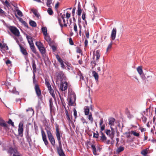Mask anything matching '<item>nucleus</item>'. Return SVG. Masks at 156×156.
Masks as SVG:
<instances>
[{"mask_svg":"<svg viewBox=\"0 0 156 156\" xmlns=\"http://www.w3.org/2000/svg\"><path fill=\"white\" fill-rule=\"evenodd\" d=\"M55 128V134L58 141L59 145V147H57V153L59 156H66L64 152L62 145L61 137L62 136V135L60 133L59 126L57 124L56 125Z\"/></svg>","mask_w":156,"mask_h":156,"instance_id":"f257e3e1","label":"nucleus"},{"mask_svg":"<svg viewBox=\"0 0 156 156\" xmlns=\"http://www.w3.org/2000/svg\"><path fill=\"white\" fill-rule=\"evenodd\" d=\"M47 128L48 129L45 128V129L46 131L48 139L51 145L53 146H54L55 144V140L52 135V133L50 130V128L48 127H47Z\"/></svg>","mask_w":156,"mask_h":156,"instance_id":"f03ea898","label":"nucleus"},{"mask_svg":"<svg viewBox=\"0 0 156 156\" xmlns=\"http://www.w3.org/2000/svg\"><path fill=\"white\" fill-rule=\"evenodd\" d=\"M34 89L37 97L39 99L41 100H42L43 98V96L41 94V90L39 85L37 84H35Z\"/></svg>","mask_w":156,"mask_h":156,"instance_id":"7ed1b4c3","label":"nucleus"},{"mask_svg":"<svg viewBox=\"0 0 156 156\" xmlns=\"http://www.w3.org/2000/svg\"><path fill=\"white\" fill-rule=\"evenodd\" d=\"M9 29L11 33L15 36L19 37L20 35V32L18 29L16 27L10 26Z\"/></svg>","mask_w":156,"mask_h":156,"instance_id":"20e7f679","label":"nucleus"},{"mask_svg":"<svg viewBox=\"0 0 156 156\" xmlns=\"http://www.w3.org/2000/svg\"><path fill=\"white\" fill-rule=\"evenodd\" d=\"M68 83L66 81H61L59 89L62 91H65L68 88Z\"/></svg>","mask_w":156,"mask_h":156,"instance_id":"39448f33","label":"nucleus"},{"mask_svg":"<svg viewBox=\"0 0 156 156\" xmlns=\"http://www.w3.org/2000/svg\"><path fill=\"white\" fill-rule=\"evenodd\" d=\"M57 78L58 80H59L61 81H62L65 78V75L62 71H58L56 74Z\"/></svg>","mask_w":156,"mask_h":156,"instance_id":"423d86ee","label":"nucleus"},{"mask_svg":"<svg viewBox=\"0 0 156 156\" xmlns=\"http://www.w3.org/2000/svg\"><path fill=\"white\" fill-rule=\"evenodd\" d=\"M41 133L42 140L45 145L47 146L48 144L49 143L47 140L46 134L44 131L42 129L41 130Z\"/></svg>","mask_w":156,"mask_h":156,"instance_id":"0eeeda50","label":"nucleus"},{"mask_svg":"<svg viewBox=\"0 0 156 156\" xmlns=\"http://www.w3.org/2000/svg\"><path fill=\"white\" fill-rule=\"evenodd\" d=\"M23 124L22 122H20L19 124L18 129V134L19 135H23Z\"/></svg>","mask_w":156,"mask_h":156,"instance_id":"6e6552de","label":"nucleus"},{"mask_svg":"<svg viewBox=\"0 0 156 156\" xmlns=\"http://www.w3.org/2000/svg\"><path fill=\"white\" fill-rule=\"evenodd\" d=\"M75 100L76 98L74 96H73V98H72V97H69L68 98L69 105L73 106Z\"/></svg>","mask_w":156,"mask_h":156,"instance_id":"1a4fd4ad","label":"nucleus"},{"mask_svg":"<svg viewBox=\"0 0 156 156\" xmlns=\"http://www.w3.org/2000/svg\"><path fill=\"white\" fill-rule=\"evenodd\" d=\"M66 118L69 123L72 122V116L68 113V111L66 110L65 111Z\"/></svg>","mask_w":156,"mask_h":156,"instance_id":"9d476101","label":"nucleus"},{"mask_svg":"<svg viewBox=\"0 0 156 156\" xmlns=\"http://www.w3.org/2000/svg\"><path fill=\"white\" fill-rule=\"evenodd\" d=\"M116 34V28H113L111 32V38L112 40H114L115 39Z\"/></svg>","mask_w":156,"mask_h":156,"instance_id":"9b49d317","label":"nucleus"},{"mask_svg":"<svg viewBox=\"0 0 156 156\" xmlns=\"http://www.w3.org/2000/svg\"><path fill=\"white\" fill-rule=\"evenodd\" d=\"M18 152V151L16 149H13L12 147L9 148L8 151V153L11 155L13 154V156Z\"/></svg>","mask_w":156,"mask_h":156,"instance_id":"f8f14e48","label":"nucleus"},{"mask_svg":"<svg viewBox=\"0 0 156 156\" xmlns=\"http://www.w3.org/2000/svg\"><path fill=\"white\" fill-rule=\"evenodd\" d=\"M30 48L32 51L38 57H39V55L38 52L36 51V50L35 46L34 45V43H32L30 44Z\"/></svg>","mask_w":156,"mask_h":156,"instance_id":"ddd939ff","label":"nucleus"},{"mask_svg":"<svg viewBox=\"0 0 156 156\" xmlns=\"http://www.w3.org/2000/svg\"><path fill=\"white\" fill-rule=\"evenodd\" d=\"M19 46L20 47L21 51L22 53L24 55H27L28 53L27 52L26 49L23 47L20 44L19 45Z\"/></svg>","mask_w":156,"mask_h":156,"instance_id":"4468645a","label":"nucleus"},{"mask_svg":"<svg viewBox=\"0 0 156 156\" xmlns=\"http://www.w3.org/2000/svg\"><path fill=\"white\" fill-rule=\"evenodd\" d=\"M32 66L33 69V73H36L37 71L36 65L35 61L33 59L32 61Z\"/></svg>","mask_w":156,"mask_h":156,"instance_id":"2eb2a0df","label":"nucleus"},{"mask_svg":"<svg viewBox=\"0 0 156 156\" xmlns=\"http://www.w3.org/2000/svg\"><path fill=\"white\" fill-rule=\"evenodd\" d=\"M109 125L110 126H113L114 125V122L115 121V119L113 118H110L109 120Z\"/></svg>","mask_w":156,"mask_h":156,"instance_id":"dca6fc26","label":"nucleus"},{"mask_svg":"<svg viewBox=\"0 0 156 156\" xmlns=\"http://www.w3.org/2000/svg\"><path fill=\"white\" fill-rule=\"evenodd\" d=\"M92 74L93 76H94L95 80L98 81V79L99 76L98 73H97L95 71H93L92 72Z\"/></svg>","mask_w":156,"mask_h":156,"instance_id":"f3484780","label":"nucleus"},{"mask_svg":"<svg viewBox=\"0 0 156 156\" xmlns=\"http://www.w3.org/2000/svg\"><path fill=\"white\" fill-rule=\"evenodd\" d=\"M58 19L59 24L62 28L63 27V26L65 27H66L67 26V25L66 23H64L63 25L62 24L61 22V20L60 18L58 17Z\"/></svg>","mask_w":156,"mask_h":156,"instance_id":"a211bd4d","label":"nucleus"},{"mask_svg":"<svg viewBox=\"0 0 156 156\" xmlns=\"http://www.w3.org/2000/svg\"><path fill=\"white\" fill-rule=\"evenodd\" d=\"M26 37L29 44L33 43L32 38L30 36L27 35Z\"/></svg>","mask_w":156,"mask_h":156,"instance_id":"6ab92c4d","label":"nucleus"},{"mask_svg":"<svg viewBox=\"0 0 156 156\" xmlns=\"http://www.w3.org/2000/svg\"><path fill=\"white\" fill-rule=\"evenodd\" d=\"M124 147L120 146L116 149V153L119 154L124 151Z\"/></svg>","mask_w":156,"mask_h":156,"instance_id":"aec40b11","label":"nucleus"},{"mask_svg":"<svg viewBox=\"0 0 156 156\" xmlns=\"http://www.w3.org/2000/svg\"><path fill=\"white\" fill-rule=\"evenodd\" d=\"M148 148L144 149L141 152V154L144 156H147V154L148 152Z\"/></svg>","mask_w":156,"mask_h":156,"instance_id":"412c9836","label":"nucleus"},{"mask_svg":"<svg viewBox=\"0 0 156 156\" xmlns=\"http://www.w3.org/2000/svg\"><path fill=\"white\" fill-rule=\"evenodd\" d=\"M50 110V112H51L52 111V108L53 107V103L52 99L51 98L49 100Z\"/></svg>","mask_w":156,"mask_h":156,"instance_id":"4be33fe9","label":"nucleus"},{"mask_svg":"<svg viewBox=\"0 0 156 156\" xmlns=\"http://www.w3.org/2000/svg\"><path fill=\"white\" fill-rule=\"evenodd\" d=\"M38 49L42 55L45 53L46 50L44 46L41 48H40Z\"/></svg>","mask_w":156,"mask_h":156,"instance_id":"5701e85b","label":"nucleus"},{"mask_svg":"<svg viewBox=\"0 0 156 156\" xmlns=\"http://www.w3.org/2000/svg\"><path fill=\"white\" fill-rule=\"evenodd\" d=\"M0 126L2 127H3L4 128L8 127V125L5 122L4 120H3L2 122H0Z\"/></svg>","mask_w":156,"mask_h":156,"instance_id":"b1692460","label":"nucleus"},{"mask_svg":"<svg viewBox=\"0 0 156 156\" xmlns=\"http://www.w3.org/2000/svg\"><path fill=\"white\" fill-rule=\"evenodd\" d=\"M96 61L98 62V60L100 57V51L99 50H97L96 52Z\"/></svg>","mask_w":156,"mask_h":156,"instance_id":"393cba45","label":"nucleus"},{"mask_svg":"<svg viewBox=\"0 0 156 156\" xmlns=\"http://www.w3.org/2000/svg\"><path fill=\"white\" fill-rule=\"evenodd\" d=\"M35 44L38 49L44 46L43 44L40 41H36Z\"/></svg>","mask_w":156,"mask_h":156,"instance_id":"a878e982","label":"nucleus"},{"mask_svg":"<svg viewBox=\"0 0 156 156\" xmlns=\"http://www.w3.org/2000/svg\"><path fill=\"white\" fill-rule=\"evenodd\" d=\"M82 12V9H81V7L80 5H78V9L77 10V15L79 16H80Z\"/></svg>","mask_w":156,"mask_h":156,"instance_id":"bb28decb","label":"nucleus"},{"mask_svg":"<svg viewBox=\"0 0 156 156\" xmlns=\"http://www.w3.org/2000/svg\"><path fill=\"white\" fill-rule=\"evenodd\" d=\"M84 112L85 114L86 115H87L89 114V109L88 106H86L84 108Z\"/></svg>","mask_w":156,"mask_h":156,"instance_id":"cd10ccee","label":"nucleus"},{"mask_svg":"<svg viewBox=\"0 0 156 156\" xmlns=\"http://www.w3.org/2000/svg\"><path fill=\"white\" fill-rule=\"evenodd\" d=\"M41 30L44 35L46 36L47 34V30L46 27H43L42 28Z\"/></svg>","mask_w":156,"mask_h":156,"instance_id":"c85d7f7f","label":"nucleus"},{"mask_svg":"<svg viewBox=\"0 0 156 156\" xmlns=\"http://www.w3.org/2000/svg\"><path fill=\"white\" fill-rule=\"evenodd\" d=\"M29 24L31 26L33 27H35L37 26V24L36 22L33 20H30Z\"/></svg>","mask_w":156,"mask_h":156,"instance_id":"c756f323","label":"nucleus"},{"mask_svg":"<svg viewBox=\"0 0 156 156\" xmlns=\"http://www.w3.org/2000/svg\"><path fill=\"white\" fill-rule=\"evenodd\" d=\"M137 70L138 71V73L140 75H141L143 73V70L142 69V67L139 66L137 68Z\"/></svg>","mask_w":156,"mask_h":156,"instance_id":"7c9ffc66","label":"nucleus"},{"mask_svg":"<svg viewBox=\"0 0 156 156\" xmlns=\"http://www.w3.org/2000/svg\"><path fill=\"white\" fill-rule=\"evenodd\" d=\"M31 11L34 14L36 17L39 18L40 15L37 12V11L36 9H32L31 10Z\"/></svg>","mask_w":156,"mask_h":156,"instance_id":"2f4dec72","label":"nucleus"},{"mask_svg":"<svg viewBox=\"0 0 156 156\" xmlns=\"http://www.w3.org/2000/svg\"><path fill=\"white\" fill-rule=\"evenodd\" d=\"M126 115L128 118L130 119L133 117V115L130 114V112L129 111H127L126 112Z\"/></svg>","mask_w":156,"mask_h":156,"instance_id":"473e14b6","label":"nucleus"},{"mask_svg":"<svg viewBox=\"0 0 156 156\" xmlns=\"http://www.w3.org/2000/svg\"><path fill=\"white\" fill-rule=\"evenodd\" d=\"M56 58L60 63L63 62V61L60 58L58 55H56Z\"/></svg>","mask_w":156,"mask_h":156,"instance_id":"72a5a7b5","label":"nucleus"},{"mask_svg":"<svg viewBox=\"0 0 156 156\" xmlns=\"http://www.w3.org/2000/svg\"><path fill=\"white\" fill-rule=\"evenodd\" d=\"M49 92L50 94L54 98H55V95L54 93V92L53 90L52 89L49 90Z\"/></svg>","mask_w":156,"mask_h":156,"instance_id":"f704fd0d","label":"nucleus"},{"mask_svg":"<svg viewBox=\"0 0 156 156\" xmlns=\"http://www.w3.org/2000/svg\"><path fill=\"white\" fill-rule=\"evenodd\" d=\"M16 11L17 12V14L20 16L22 17L23 16L22 12L19 9H16Z\"/></svg>","mask_w":156,"mask_h":156,"instance_id":"c9c22d12","label":"nucleus"},{"mask_svg":"<svg viewBox=\"0 0 156 156\" xmlns=\"http://www.w3.org/2000/svg\"><path fill=\"white\" fill-rule=\"evenodd\" d=\"M100 140L102 141H104L106 140L107 139L106 137L105 136V135H101L100 136Z\"/></svg>","mask_w":156,"mask_h":156,"instance_id":"e433bc0d","label":"nucleus"},{"mask_svg":"<svg viewBox=\"0 0 156 156\" xmlns=\"http://www.w3.org/2000/svg\"><path fill=\"white\" fill-rule=\"evenodd\" d=\"M131 134H133L134 136H139L140 135V134L138 133H137L134 131H132L131 132Z\"/></svg>","mask_w":156,"mask_h":156,"instance_id":"4c0bfd02","label":"nucleus"},{"mask_svg":"<svg viewBox=\"0 0 156 156\" xmlns=\"http://www.w3.org/2000/svg\"><path fill=\"white\" fill-rule=\"evenodd\" d=\"M52 3V0H47V6L49 7H50L51 6L50 5Z\"/></svg>","mask_w":156,"mask_h":156,"instance_id":"58836bf2","label":"nucleus"},{"mask_svg":"<svg viewBox=\"0 0 156 156\" xmlns=\"http://www.w3.org/2000/svg\"><path fill=\"white\" fill-rule=\"evenodd\" d=\"M47 12L50 15H52L53 13V12L52 9L50 8H49L47 10Z\"/></svg>","mask_w":156,"mask_h":156,"instance_id":"ea45409f","label":"nucleus"},{"mask_svg":"<svg viewBox=\"0 0 156 156\" xmlns=\"http://www.w3.org/2000/svg\"><path fill=\"white\" fill-rule=\"evenodd\" d=\"M45 83L46 86L47 87L51 86L48 79L47 78L45 79Z\"/></svg>","mask_w":156,"mask_h":156,"instance_id":"a19ab883","label":"nucleus"},{"mask_svg":"<svg viewBox=\"0 0 156 156\" xmlns=\"http://www.w3.org/2000/svg\"><path fill=\"white\" fill-rule=\"evenodd\" d=\"M27 141L28 142L30 146L31 145V143L32 142V140L30 137V136L27 137Z\"/></svg>","mask_w":156,"mask_h":156,"instance_id":"79ce46f5","label":"nucleus"},{"mask_svg":"<svg viewBox=\"0 0 156 156\" xmlns=\"http://www.w3.org/2000/svg\"><path fill=\"white\" fill-rule=\"evenodd\" d=\"M73 29L75 32L76 33H77L78 31L77 29V27L76 24V23H74L73 24Z\"/></svg>","mask_w":156,"mask_h":156,"instance_id":"37998d69","label":"nucleus"},{"mask_svg":"<svg viewBox=\"0 0 156 156\" xmlns=\"http://www.w3.org/2000/svg\"><path fill=\"white\" fill-rule=\"evenodd\" d=\"M97 61H91V62H90V63L92 66V68H94L96 65V62Z\"/></svg>","mask_w":156,"mask_h":156,"instance_id":"c03bdc74","label":"nucleus"},{"mask_svg":"<svg viewBox=\"0 0 156 156\" xmlns=\"http://www.w3.org/2000/svg\"><path fill=\"white\" fill-rule=\"evenodd\" d=\"M0 47L1 49L5 48H7V50L8 49V47L6 44H3L2 45H2L0 46Z\"/></svg>","mask_w":156,"mask_h":156,"instance_id":"a18cd8bd","label":"nucleus"},{"mask_svg":"<svg viewBox=\"0 0 156 156\" xmlns=\"http://www.w3.org/2000/svg\"><path fill=\"white\" fill-rule=\"evenodd\" d=\"M7 123L9 124H11L12 126L14 127V122H12V120L10 119H9Z\"/></svg>","mask_w":156,"mask_h":156,"instance_id":"49530a36","label":"nucleus"},{"mask_svg":"<svg viewBox=\"0 0 156 156\" xmlns=\"http://www.w3.org/2000/svg\"><path fill=\"white\" fill-rule=\"evenodd\" d=\"M141 119L142 120V121L144 123H145L147 121V118L144 116H143L141 117Z\"/></svg>","mask_w":156,"mask_h":156,"instance_id":"de8ad7c7","label":"nucleus"},{"mask_svg":"<svg viewBox=\"0 0 156 156\" xmlns=\"http://www.w3.org/2000/svg\"><path fill=\"white\" fill-rule=\"evenodd\" d=\"M73 115L74 116L75 119H76L77 117V111L75 108L73 109Z\"/></svg>","mask_w":156,"mask_h":156,"instance_id":"09e8293b","label":"nucleus"},{"mask_svg":"<svg viewBox=\"0 0 156 156\" xmlns=\"http://www.w3.org/2000/svg\"><path fill=\"white\" fill-rule=\"evenodd\" d=\"M85 33L86 34V37L88 39L89 38V32L88 30H85Z\"/></svg>","mask_w":156,"mask_h":156,"instance_id":"8fccbe9b","label":"nucleus"},{"mask_svg":"<svg viewBox=\"0 0 156 156\" xmlns=\"http://www.w3.org/2000/svg\"><path fill=\"white\" fill-rule=\"evenodd\" d=\"M112 42H111L110 44L108 45L107 48L106 49V51L107 52L112 47Z\"/></svg>","mask_w":156,"mask_h":156,"instance_id":"3c124183","label":"nucleus"},{"mask_svg":"<svg viewBox=\"0 0 156 156\" xmlns=\"http://www.w3.org/2000/svg\"><path fill=\"white\" fill-rule=\"evenodd\" d=\"M76 48V52L78 53H82V51L80 49V48L79 47H77Z\"/></svg>","mask_w":156,"mask_h":156,"instance_id":"603ef678","label":"nucleus"},{"mask_svg":"<svg viewBox=\"0 0 156 156\" xmlns=\"http://www.w3.org/2000/svg\"><path fill=\"white\" fill-rule=\"evenodd\" d=\"M99 134L98 133H93V137L96 138H98L99 137Z\"/></svg>","mask_w":156,"mask_h":156,"instance_id":"864d4df0","label":"nucleus"},{"mask_svg":"<svg viewBox=\"0 0 156 156\" xmlns=\"http://www.w3.org/2000/svg\"><path fill=\"white\" fill-rule=\"evenodd\" d=\"M15 16L19 20V21L20 22L22 23L24 21L21 18L19 17L16 15V14Z\"/></svg>","mask_w":156,"mask_h":156,"instance_id":"5fc2aeb1","label":"nucleus"},{"mask_svg":"<svg viewBox=\"0 0 156 156\" xmlns=\"http://www.w3.org/2000/svg\"><path fill=\"white\" fill-rule=\"evenodd\" d=\"M69 42L70 44L71 45H74V43L73 41L72 38L71 37L69 39Z\"/></svg>","mask_w":156,"mask_h":156,"instance_id":"6e6d98bb","label":"nucleus"},{"mask_svg":"<svg viewBox=\"0 0 156 156\" xmlns=\"http://www.w3.org/2000/svg\"><path fill=\"white\" fill-rule=\"evenodd\" d=\"M85 15H86V13L84 12H83L82 14V19L84 20H85V18H86Z\"/></svg>","mask_w":156,"mask_h":156,"instance_id":"4d7b16f0","label":"nucleus"},{"mask_svg":"<svg viewBox=\"0 0 156 156\" xmlns=\"http://www.w3.org/2000/svg\"><path fill=\"white\" fill-rule=\"evenodd\" d=\"M88 119L91 122L93 121V119L91 114H90L88 116Z\"/></svg>","mask_w":156,"mask_h":156,"instance_id":"13d9d810","label":"nucleus"},{"mask_svg":"<svg viewBox=\"0 0 156 156\" xmlns=\"http://www.w3.org/2000/svg\"><path fill=\"white\" fill-rule=\"evenodd\" d=\"M22 23L25 27H27L28 28H29V27L28 26L27 23L25 21L23 22Z\"/></svg>","mask_w":156,"mask_h":156,"instance_id":"bf43d9fd","label":"nucleus"},{"mask_svg":"<svg viewBox=\"0 0 156 156\" xmlns=\"http://www.w3.org/2000/svg\"><path fill=\"white\" fill-rule=\"evenodd\" d=\"M5 13V11L0 8V15H4Z\"/></svg>","mask_w":156,"mask_h":156,"instance_id":"052dcab7","label":"nucleus"},{"mask_svg":"<svg viewBox=\"0 0 156 156\" xmlns=\"http://www.w3.org/2000/svg\"><path fill=\"white\" fill-rule=\"evenodd\" d=\"M111 133V131L110 130L108 129L106 130L105 131V133L107 135H110V133Z\"/></svg>","mask_w":156,"mask_h":156,"instance_id":"680f3d73","label":"nucleus"},{"mask_svg":"<svg viewBox=\"0 0 156 156\" xmlns=\"http://www.w3.org/2000/svg\"><path fill=\"white\" fill-rule=\"evenodd\" d=\"M100 126V131H103L105 129V125H104L101 126Z\"/></svg>","mask_w":156,"mask_h":156,"instance_id":"e2e57ef3","label":"nucleus"},{"mask_svg":"<svg viewBox=\"0 0 156 156\" xmlns=\"http://www.w3.org/2000/svg\"><path fill=\"white\" fill-rule=\"evenodd\" d=\"M5 4L6 6L7 7L9 6H10L9 3L7 0H6L5 1Z\"/></svg>","mask_w":156,"mask_h":156,"instance_id":"0e129e2a","label":"nucleus"},{"mask_svg":"<svg viewBox=\"0 0 156 156\" xmlns=\"http://www.w3.org/2000/svg\"><path fill=\"white\" fill-rule=\"evenodd\" d=\"M66 16L67 19H68L70 17V13H68V12L66 14Z\"/></svg>","mask_w":156,"mask_h":156,"instance_id":"69168bd1","label":"nucleus"},{"mask_svg":"<svg viewBox=\"0 0 156 156\" xmlns=\"http://www.w3.org/2000/svg\"><path fill=\"white\" fill-rule=\"evenodd\" d=\"M51 48L53 51H55L56 50V47L54 45L51 46Z\"/></svg>","mask_w":156,"mask_h":156,"instance_id":"338daca9","label":"nucleus"},{"mask_svg":"<svg viewBox=\"0 0 156 156\" xmlns=\"http://www.w3.org/2000/svg\"><path fill=\"white\" fill-rule=\"evenodd\" d=\"M13 156H22L20 153L18 151L17 153H16Z\"/></svg>","mask_w":156,"mask_h":156,"instance_id":"774afa93","label":"nucleus"}]
</instances>
